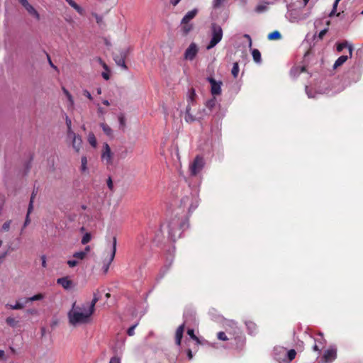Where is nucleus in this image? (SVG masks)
<instances>
[{
	"label": "nucleus",
	"instance_id": "47",
	"mask_svg": "<svg viewBox=\"0 0 363 363\" xmlns=\"http://www.w3.org/2000/svg\"><path fill=\"white\" fill-rule=\"evenodd\" d=\"M266 9H267V6L265 5H258L255 8V11L257 13H262V12L265 11Z\"/></svg>",
	"mask_w": 363,
	"mask_h": 363
},
{
	"label": "nucleus",
	"instance_id": "12",
	"mask_svg": "<svg viewBox=\"0 0 363 363\" xmlns=\"http://www.w3.org/2000/svg\"><path fill=\"white\" fill-rule=\"evenodd\" d=\"M67 138L71 140L73 149L77 152H79L82 145V139L81 136L77 135L75 133H70L69 134L67 135Z\"/></svg>",
	"mask_w": 363,
	"mask_h": 363
},
{
	"label": "nucleus",
	"instance_id": "26",
	"mask_svg": "<svg viewBox=\"0 0 363 363\" xmlns=\"http://www.w3.org/2000/svg\"><path fill=\"white\" fill-rule=\"evenodd\" d=\"M193 29V24L191 23H181V30L184 35L188 34Z\"/></svg>",
	"mask_w": 363,
	"mask_h": 363
},
{
	"label": "nucleus",
	"instance_id": "31",
	"mask_svg": "<svg viewBox=\"0 0 363 363\" xmlns=\"http://www.w3.org/2000/svg\"><path fill=\"white\" fill-rule=\"evenodd\" d=\"M305 71L304 67H293L291 69L290 74L292 77H297L300 73Z\"/></svg>",
	"mask_w": 363,
	"mask_h": 363
},
{
	"label": "nucleus",
	"instance_id": "15",
	"mask_svg": "<svg viewBox=\"0 0 363 363\" xmlns=\"http://www.w3.org/2000/svg\"><path fill=\"white\" fill-rule=\"evenodd\" d=\"M86 257V252H76L73 254L72 258L68 259L67 263L68 266L73 268L77 266Z\"/></svg>",
	"mask_w": 363,
	"mask_h": 363
},
{
	"label": "nucleus",
	"instance_id": "50",
	"mask_svg": "<svg viewBox=\"0 0 363 363\" xmlns=\"http://www.w3.org/2000/svg\"><path fill=\"white\" fill-rule=\"evenodd\" d=\"M97 61L103 67L104 70H106V71L108 70V67L107 65L100 57L97 58Z\"/></svg>",
	"mask_w": 363,
	"mask_h": 363
},
{
	"label": "nucleus",
	"instance_id": "61",
	"mask_svg": "<svg viewBox=\"0 0 363 363\" xmlns=\"http://www.w3.org/2000/svg\"><path fill=\"white\" fill-rule=\"evenodd\" d=\"M107 186H108V187L109 188L110 190L113 189V184L112 180H111V179L110 177L108 178V179L107 181Z\"/></svg>",
	"mask_w": 363,
	"mask_h": 363
},
{
	"label": "nucleus",
	"instance_id": "33",
	"mask_svg": "<svg viewBox=\"0 0 363 363\" xmlns=\"http://www.w3.org/2000/svg\"><path fill=\"white\" fill-rule=\"evenodd\" d=\"M80 170L82 172H86L88 170L87 168V158L86 156H83L81 158V167Z\"/></svg>",
	"mask_w": 363,
	"mask_h": 363
},
{
	"label": "nucleus",
	"instance_id": "32",
	"mask_svg": "<svg viewBox=\"0 0 363 363\" xmlns=\"http://www.w3.org/2000/svg\"><path fill=\"white\" fill-rule=\"evenodd\" d=\"M99 300V298L96 294H94L93 299L89 302H86L85 303L94 312L96 303L98 302Z\"/></svg>",
	"mask_w": 363,
	"mask_h": 363
},
{
	"label": "nucleus",
	"instance_id": "20",
	"mask_svg": "<svg viewBox=\"0 0 363 363\" xmlns=\"http://www.w3.org/2000/svg\"><path fill=\"white\" fill-rule=\"evenodd\" d=\"M184 330V323L182 324L178 327L175 333V342L179 346L181 345L182 338L183 336V333Z\"/></svg>",
	"mask_w": 363,
	"mask_h": 363
},
{
	"label": "nucleus",
	"instance_id": "19",
	"mask_svg": "<svg viewBox=\"0 0 363 363\" xmlns=\"http://www.w3.org/2000/svg\"><path fill=\"white\" fill-rule=\"evenodd\" d=\"M198 9H196L188 11L182 19V23H190V21L196 17Z\"/></svg>",
	"mask_w": 363,
	"mask_h": 363
},
{
	"label": "nucleus",
	"instance_id": "63",
	"mask_svg": "<svg viewBox=\"0 0 363 363\" xmlns=\"http://www.w3.org/2000/svg\"><path fill=\"white\" fill-rule=\"evenodd\" d=\"M327 31H328V30H327V29H323V30H322L319 33V35H318L319 38H323V36L326 34Z\"/></svg>",
	"mask_w": 363,
	"mask_h": 363
},
{
	"label": "nucleus",
	"instance_id": "17",
	"mask_svg": "<svg viewBox=\"0 0 363 363\" xmlns=\"http://www.w3.org/2000/svg\"><path fill=\"white\" fill-rule=\"evenodd\" d=\"M127 52L123 50L120 52L119 55H115L113 56V60L116 62V65L123 67L124 69H127V66L125 62V58L126 57Z\"/></svg>",
	"mask_w": 363,
	"mask_h": 363
},
{
	"label": "nucleus",
	"instance_id": "16",
	"mask_svg": "<svg viewBox=\"0 0 363 363\" xmlns=\"http://www.w3.org/2000/svg\"><path fill=\"white\" fill-rule=\"evenodd\" d=\"M337 357V351L335 348L331 347L325 351L323 358L325 362L331 363Z\"/></svg>",
	"mask_w": 363,
	"mask_h": 363
},
{
	"label": "nucleus",
	"instance_id": "62",
	"mask_svg": "<svg viewBox=\"0 0 363 363\" xmlns=\"http://www.w3.org/2000/svg\"><path fill=\"white\" fill-rule=\"evenodd\" d=\"M41 260H42V266L43 267H46V257L45 255L41 256Z\"/></svg>",
	"mask_w": 363,
	"mask_h": 363
},
{
	"label": "nucleus",
	"instance_id": "55",
	"mask_svg": "<svg viewBox=\"0 0 363 363\" xmlns=\"http://www.w3.org/2000/svg\"><path fill=\"white\" fill-rule=\"evenodd\" d=\"M337 5H338V4H336V2L335 1L333 4V9L330 13V16H332L333 15L335 14V13L336 12V10H337Z\"/></svg>",
	"mask_w": 363,
	"mask_h": 363
},
{
	"label": "nucleus",
	"instance_id": "22",
	"mask_svg": "<svg viewBox=\"0 0 363 363\" xmlns=\"http://www.w3.org/2000/svg\"><path fill=\"white\" fill-rule=\"evenodd\" d=\"M351 57L352 56H350L349 55H343L339 57L333 65V69H335L342 66L349 58Z\"/></svg>",
	"mask_w": 363,
	"mask_h": 363
},
{
	"label": "nucleus",
	"instance_id": "36",
	"mask_svg": "<svg viewBox=\"0 0 363 363\" xmlns=\"http://www.w3.org/2000/svg\"><path fill=\"white\" fill-rule=\"evenodd\" d=\"M296 352L294 349H291L286 352V360L287 363H289L292 361L296 357Z\"/></svg>",
	"mask_w": 363,
	"mask_h": 363
},
{
	"label": "nucleus",
	"instance_id": "43",
	"mask_svg": "<svg viewBox=\"0 0 363 363\" xmlns=\"http://www.w3.org/2000/svg\"><path fill=\"white\" fill-rule=\"evenodd\" d=\"M65 121H66V125H67V135L69 134L70 133H74L72 130V121H71V119L67 116H66Z\"/></svg>",
	"mask_w": 363,
	"mask_h": 363
},
{
	"label": "nucleus",
	"instance_id": "1",
	"mask_svg": "<svg viewBox=\"0 0 363 363\" xmlns=\"http://www.w3.org/2000/svg\"><path fill=\"white\" fill-rule=\"evenodd\" d=\"M94 313L85 303H74L67 313L69 323L73 326L89 324L91 322Z\"/></svg>",
	"mask_w": 363,
	"mask_h": 363
},
{
	"label": "nucleus",
	"instance_id": "27",
	"mask_svg": "<svg viewBox=\"0 0 363 363\" xmlns=\"http://www.w3.org/2000/svg\"><path fill=\"white\" fill-rule=\"evenodd\" d=\"M252 55L253 57L254 61L259 64L262 62V57H261V53L257 49H253L252 50Z\"/></svg>",
	"mask_w": 363,
	"mask_h": 363
},
{
	"label": "nucleus",
	"instance_id": "5",
	"mask_svg": "<svg viewBox=\"0 0 363 363\" xmlns=\"http://www.w3.org/2000/svg\"><path fill=\"white\" fill-rule=\"evenodd\" d=\"M195 97H196V92L194 89H191L188 91L187 93V106L186 108V113L184 119L187 123H192L194 121H196L197 118H199L201 117V115L199 114L197 116H193L192 113V106L195 104Z\"/></svg>",
	"mask_w": 363,
	"mask_h": 363
},
{
	"label": "nucleus",
	"instance_id": "41",
	"mask_svg": "<svg viewBox=\"0 0 363 363\" xmlns=\"http://www.w3.org/2000/svg\"><path fill=\"white\" fill-rule=\"evenodd\" d=\"M279 38H281V34L277 30H275L268 35L269 40H277Z\"/></svg>",
	"mask_w": 363,
	"mask_h": 363
},
{
	"label": "nucleus",
	"instance_id": "46",
	"mask_svg": "<svg viewBox=\"0 0 363 363\" xmlns=\"http://www.w3.org/2000/svg\"><path fill=\"white\" fill-rule=\"evenodd\" d=\"M90 240H91V235H90V234L89 233H86L82 237V243L83 245H85V244L88 243Z\"/></svg>",
	"mask_w": 363,
	"mask_h": 363
},
{
	"label": "nucleus",
	"instance_id": "9",
	"mask_svg": "<svg viewBox=\"0 0 363 363\" xmlns=\"http://www.w3.org/2000/svg\"><path fill=\"white\" fill-rule=\"evenodd\" d=\"M205 166V160L203 157L197 155L189 164V169L191 176H196L201 173Z\"/></svg>",
	"mask_w": 363,
	"mask_h": 363
},
{
	"label": "nucleus",
	"instance_id": "54",
	"mask_svg": "<svg viewBox=\"0 0 363 363\" xmlns=\"http://www.w3.org/2000/svg\"><path fill=\"white\" fill-rule=\"evenodd\" d=\"M10 224H11V221L6 222L5 223H4V225L2 226V229L5 231L9 230V229L10 228Z\"/></svg>",
	"mask_w": 363,
	"mask_h": 363
},
{
	"label": "nucleus",
	"instance_id": "10",
	"mask_svg": "<svg viewBox=\"0 0 363 363\" xmlns=\"http://www.w3.org/2000/svg\"><path fill=\"white\" fill-rule=\"evenodd\" d=\"M273 358L278 363H287L286 350L281 346H275L272 352Z\"/></svg>",
	"mask_w": 363,
	"mask_h": 363
},
{
	"label": "nucleus",
	"instance_id": "21",
	"mask_svg": "<svg viewBox=\"0 0 363 363\" xmlns=\"http://www.w3.org/2000/svg\"><path fill=\"white\" fill-rule=\"evenodd\" d=\"M344 48H347L348 49V55L350 56H352L353 48L351 44L348 43L347 42H343V43H339L337 46V50L338 52H342Z\"/></svg>",
	"mask_w": 363,
	"mask_h": 363
},
{
	"label": "nucleus",
	"instance_id": "38",
	"mask_svg": "<svg viewBox=\"0 0 363 363\" xmlns=\"http://www.w3.org/2000/svg\"><path fill=\"white\" fill-rule=\"evenodd\" d=\"M88 141L89 144L93 147H95L96 146L97 142L96 139L95 138V135L94 133H90L88 135Z\"/></svg>",
	"mask_w": 363,
	"mask_h": 363
},
{
	"label": "nucleus",
	"instance_id": "49",
	"mask_svg": "<svg viewBox=\"0 0 363 363\" xmlns=\"http://www.w3.org/2000/svg\"><path fill=\"white\" fill-rule=\"evenodd\" d=\"M136 326H137V324H135L128 328L127 333L129 336H132L134 335V333H135L134 331H135V328Z\"/></svg>",
	"mask_w": 363,
	"mask_h": 363
},
{
	"label": "nucleus",
	"instance_id": "40",
	"mask_svg": "<svg viewBox=\"0 0 363 363\" xmlns=\"http://www.w3.org/2000/svg\"><path fill=\"white\" fill-rule=\"evenodd\" d=\"M239 65H238V62H235L233 63V68H232V70H231V73L233 76L234 78H237L238 76V73H239Z\"/></svg>",
	"mask_w": 363,
	"mask_h": 363
},
{
	"label": "nucleus",
	"instance_id": "3",
	"mask_svg": "<svg viewBox=\"0 0 363 363\" xmlns=\"http://www.w3.org/2000/svg\"><path fill=\"white\" fill-rule=\"evenodd\" d=\"M189 226L188 220L186 218L179 217H174L169 221L166 225L168 231L169 238L174 242L177 239L179 238L183 233Z\"/></svg>",
	"mask_w": 363,
	"mask_h": 363
},
{
	"label": "nucleus",
	"instance_id": "60",
	"mask_svg": "<svg viewBox=\"0 0 363 363\" xmlns=\"http://www.w3.org/2000/svg\"><path fill=\"white\" fill-rule=\"evenodd\" d=\"M74 9L81 15H83L84 14V9L79 6L78 4L77 6V7L74 8Z\"/></svg>",
	"mask_w": 363,
	"mask_h": 363
},
{
	"label": "nucleus",
	"instance_id": "57",
	"mask_svg": "<svg viewBox=\"0 0 363 363\" xmlns=\"http://www.w3.org/2000/svg\"><path fill=\"white\" fill-rule=\"evenodd\" d=\"M83 94L87 97L89 100H92V96H91V94H90V92L87 90H84L83 91Z\"/></svg>",
	"mask_w": 363,
	"mask_h": 363
},
{
	"label": "nucleus",
	"instance_id": "64",
	"mask_svg": "<svg viewBox=\"0 0 363 363\" xmlns=\"http://www.w3.org/2000/svg\"><path fill=\"white\" fill-rule=\"evenodd\" d=\"M244 37H245V38H247V39H248V41H249V48H251V47H252V39H251L250 36L248 34H245V35H244Z\"/></svg>",
	"mask_w": 363,
	"mask_h": 363
},
{
	"label": "nucleus",
	"instance_id": "44",
	"mask_svg": "<svg viewBox=\"0 0 363 363\" xmlns=\"http://www.w3.org/2000/svg\"><path fill=\"white\" fill-rule=\"evenodd\" d=\"M225 1L226 0H213L212 2L213 7L214 9H218L220 7Z\"/></svg>",
	"mask_w": 363,
	"mask_h": 363
},
{
	"label": "nucleus",
	"instance_id": "37",
	"mask_svg": "<svg viewBox=\"0 0 363 363\" xmlns=\"http://www.w3.org/2000/svg\"><path fill=\"white\" fill-rule=\"evenodd\" d=\"M192 113H193V116H195V117L197 116L199 114L201 115V117L199 118H197L196 121H199V120L203 118L204 116L208 114V113L206 111L205 108H199L196 113H194V111H192Z\"/></svg>",
	"mask_w": 363,
	"mask_h": 363
},
{
	"label": "nucleus",
	"instance_id": "45",
	"mask_svg": "<svg viewBox=\"0 0 363 363\" xmlns=\"http://www.w3.org/2000/svg\"><path fill=\"white\" fill-rule=\"evenodd\" d=\"M118 118L120 127L123 128L125 125V116L123 114H120Z\"/></svg>",
	"mask_w": 363,
	"mask_h": 363
},
{
	"label": "nucleus",
	"instance_id": "52",
	"mask_svg": "<svg viewBox=\"0 0 363 363\" xmlns=\"http://www.w3.org/2000/svg\"><path fill=\"white\" fill-rule=\"evenodd\" d=\"M109 363H121V359L118 357H113L111 358Z\"/></svg>",
	"mask_w": 363,
	"mask_h": 363
},
{
	"label": "nucleus",
	"instance_id": "53",
	"mask_svg": "<svg viewBox=\"0 0 363 363\" xmlns=\"http://www.w3.org/2000/svg\"><path fill=\"white\" fill-rule=\"evenodd\" d=\"M169 269V267H167V266H164V267H163L160 272V276L159 277V279H162L164 274L167 272V270Z\"/></svg>",
	"mask_w": 363,
	"mask_h": 363
},
{
	"label": "nucleus",
	"instance_id": "58",
	"mask_svg": "<svg viewBox=\"0 0 363 363\" xmlns=\"http://www.w3.org/2000/svg\"><path fill=\"white\" fill-rule=\"evenodd\" d=\"M108 72H109V69L108 71H106L105 72H103L101 75L103 77V78L106 80H108L109 79V74H108Z\"/></svg>",
	"mask_w": 363,
	"mask_h": 363
},
{
	"label": "nucleus",
	"instance_id": "25",
	"mask_svg": "<svg viewBox=\"0 0 363 363\" xmlns=\"http://www.w3.org/2000/svg\"><path fill=\"white\" fill-rule=\"evenodd\" d=\"M100 126L101 128H102L104 133L108 137L110 138H113V130L111 128V127H109L107 124L104 123H101L100 124Z\"/></svg>",
	"mask_w": 363,
	"mask_h": 363
},
{
	"label": "nucleus",
	"instance_id": "39",
	"mask_svg": "<svg viewBox=\"0 0 363 363\" xmlns=\"http://www.w3.org/2000/svg\"><path fill=\"white\" fill-rule=\"evenodd\" d=\"M6 323H7V325H9V326L12 327V328H14L18 324V320H16L13 317H8L6 318Z\"/></svg>",
	"mask_w": 363,
	"mask_h": 363
},
{
	"label": "nucleus",
	"instance_id": "14",
	"mask_svg": "<svg viewBox=\"0 0 363 363\" xmlns=\"http://www.w3.org/2000/svg\"><path fill=\"white\" fill-rule=\"evenodd\" d=\"M101 160L106 165H111L113 164V154L109 145L107 143L104 144L103 151L101 153Z\"/></svg>",
	"mask_w": 363,
	"mask_h": 363
},
{
	"label": "nucleus",
	"instance_id": "34",
	"mask_svg": "<svg viewBox=\"0 0 363 363\" xmlns=\"http://www.w3.org/2000/svg\"><path fill=\"white\" fill-rule=\"evenodd\" d=\"M216 104V99L215 96L208 100L206 103V107L211 111Z\"/></svg>",
	"mask_w": 363,
	"mask_h": 363
},
{
	"label": "nucleus",
	"instance_id": "13",
	"mask_svg": "<svg viewBox=\"0 0 363 363\" xmlns=\"http://www.w3.org/2000/svg\"><path fill=\"white\" fill-rule=\"evenodd\" d=\"M207 81L211 84V93L213 96H218L221 94V86L223 84L221 81H216L214 78L209 77Z\"/></svg>",
	"mask_w": 363,
	"mask_h": 363
},
{
	"label": "nucleus",
	"instance_id": "23",
	"mask_svg": "<svg viewBox=\"0 0 363 363\" xmlns=\"http://www.w3.org/2000/svg\"><path fill=\"white\" fill-rule=\"evenodd\" d=\"M26 303V300L24 301V302H21L19 300L17 301L16 303L13 305L9 303L6 304V307L12 310H20L24 308Z\"/></svg>",
	"mask_w": 363,
	"mask_h": 363
},
{
	"label": "nucleus",
	"instance_id": "18",
	"mask_svg": "<svg viewBox=\"0 0 363 363\" xmlns=\"http://www.w3.org/2000/svg\"><path fill=\"white\" fill-rule=\"evenodd\" d=\"M57 283L66 290H69L73 286L72 281L68 277L59 278L57 280Z\"/></svg>",
	"mask_w": 363,
	"mask_h": 363
},
{
	"label": "nucleus",
	"instance_id": "59",
	"mask_svg": "<svg viewBox=\"0 0 363 363\" xmlns=\"http://www.w3.org/2000/svg\"><path fill=\"white\" fill-rule=\"evenodd\" d=\"M70 6H72L73 9L77 7V4H76L73 0H65Z\"/></svg>",
	"mask_w": 363,
	"mask_h": 363
},
{
	"label": "nucleus",
	"instance_id": "51",
	"mask_svg": "<svg viewBox=\"0 0 363 363\" xmlns=\"http://www.w3.org/2000/svg\"><path fill=\"white\" fill-rule=\"evenodd\" d=\"M306 94L308 95V98H315V97H316V94L315 95H312L311 90L309 89L308 86H306Z\"/></svg>",
	"mask_w": 363,
	"mask_h": 363
},
{
	"label": "nucleus",
	"instance_id": "2",
	"mask_svg": "<svg viewBox=\"0 0 363 363\" xmlns=\"http://www.w3.org/2000/svg\"><path fill=\"white\" fill-rule=\"evenodd\" d=\"M309 0H298L287 6L286 18L291 23H299L306 20L308 16V13H305L303 9Z\"/></svg>",
	"mask_w": 363,
	"mask_h": 363
},
{
	"label": "nucleus",
	"instance_id": "28",
	"mask_svg": "<svg viewBox=\"0 0 363 363\" xmlns=\"http://www.w3.org/2000/svg\"><path fill=\"white\" fill-rule=\"evenodd\" d=\"M246 327L248 330V332L250 335H252L257 330V325L252 321H246L245 322Z\"/></svg>",
	"mask_w": 363,
	"mask_h": 363
},
{
	"label": "nucleus",
	"instance_id": "30",
	"mask_svg": "<svg viewBox=\"0 0 363 363\" xmlns=\"http://www.w3.org/2000/svg\"><path fill=\"white\" fill-rule=\"evenodd\" d=\"M25 9L27 10V11L34 17H35L36 19L40 18V15L38 13V11L34 9L33 6H31L30 4L25 7Z\"/></svg>",
	"mask_w": 363,
	"mask_h": 363
},
{
	"label": "nucleus",
	"instance_id": "7",
	"mask_svg": "<svg viewBox=\"0 0 363 363\" xmlns=\"http://www.w3.org/2000/svg\"><path fill=\"white\" fill-rule=\"evenodd\" d=\"M199 196L196 191L185 196L181 200V205L184 208H187L189 213L195 210L199 206Z\"/></svg>",
	"mask_w": 363,
	"mask_h": 363
},
{
	"label": "nucleus",
	"instance_id": "29",
	"mask_svg": "<svg viewBox=\"0 0 363 363\" xmlns=\"http://www.w3.org/2000/svg\"><path fill=\"white\" fill-rule=\"evenodd\" d=\"M146 237L145 234L140 233L136 237V244L138 247H143L146 242Z\"/></svg>",
	"mask_w": 363,
	"mask_h": 363
},
{
	"label": "nucleus",
	"instance_id": "11",
	"mask_svg": "<svg viewBox=\"0 0 363 363\" xmlns=\"http://www.w3.org/2000/svg\"><path fill=\"white\" fill-rule=\"evenodd\" d=\"M199 52V47L195 43H191L186 49L184 53V58L186 60L192 61Z\"/></svg>",
	"mask_w": 363,
	"mask_h": 363
},
{
	"label": "nucleus",
	"instance_id": "48",
	"mask_svg": "<svg viewBox=\"0 0 363 363\" xmlns=\"http://www.w3.org/2000/svg\"><path fill=\"white\" fill-rule=\"evenodd\" d=\"M67 100L69 104L68 107H69V108L72 109L74 108V99L71 94L67 96Z\"/></svg>",
	"mask_w": 363,
	"mask_h": 363
},
{
	"label": "nucleus",
	"instance_id": "8",
	"mask_svg": "<svg viewBox=\"0 0 363 363\" xmlns=\"http://www.w3.org/2000/svg\"><path fill=\"white\" fill-rule=\"evenodd\" d=\"M211 35L209 44L206 47L207 50L212 49L222 40L223 30L219 25L216 23L211 25Z\"/></svg>",
	"mask_w": 363,
	"mask_h": 363
},
{
	"label": "nucleus",
	"instance_id": "35",
	"mask_svg": "<svg viewBox=\"0 0 363 363\" xmlns=\"http://www.w3.org/2000/svg\"><path fill=\"white\" fill-rule=\"evenodd\" d=\"M45 296L43 294H38L36 295H34L26 299V303H27L28 301H40L43 299Z\"/></svg>",
	"mask_w": 363,
	"mask_h": 363
},
{
	"label": "nucleus",
	"instance_id": "6",
	"mask_svg": "<svg viewBox=\"0 0 363 363\" xmlns=\"http://www.w3.org/2000/svg\"><path fill=\"white\" fill-rule=\"evenodd\" d=\"M116 244H117L116 238L113 237L112 243L109 244L107 246L106 249L105 250V254L106 255L103 261V267H102L103 271L105 274L108 272L109 267H110L111 262L114 259V257L116 255Z\"/></svg>",
	"mask_w": 363,
	"mask_h": 363
},
{
	"label": "nucleus",
	"instance_id": "56",
	"mask_svg": "<svg viewBox=\"0 0 363 363\" xmlns=\"http://www.w3.org/2000/svg\"><path fill=\"white\" fill-rule=\"evenodd\" d=\"M315 342H318L319 344H320L321 345H323L325 343V340H324V338L323 337V335L322 334H320V339L318 340H315Z\"/></svg>",
	"mask_w": 363,
	"mask_h": 363
},
{
	"label": "nucleus",
	"instance_id": "42",
	"mask_svg": "<svg viewBox=\"0 0 363 363\" xmlns=\"http://www.w3.org/2000/svg\"><path fill=\"white\" fill-rule=\"evenodd\" d=\"M187 334L190 336L191 339L195 340L198 344L201 343L199 337L195 335L194 330L193 329H188Z\"/></svg>",
	"mask_w": 363,
	"mask_h": 363
},
{
	"label": "nucleus",
	"instance_id": "24",
	"mask_svg": "<svg viewBox=\"0 0 363 363\" xmlns=\"http://www.w3.org/2000/svg\"><path fill=\"white\" fill-rule=\"evenodd\" d=\"M34 196H35L34 193H33L30 200V203H29V206H28V213L26 216L24 225H27L30 223L29 214L31 213V211H33V208Z\"/></svg>",
	"mask_w": 363,
	"mask_h": 363
},
{
	"label": "nucleus",
	"instance_id": "4",
	"mask_svg": "<svg viewBox=\"0 0 363 363\" xmlns=\"http://www.w3.org/2000/svg\"><path fill=\"white\" fill-rule=\"evenodd\" d=\"M227 326L229 328H226V330L232 337H228L225 332H219L217 334L218 339L222 341H226L231 338H234L237 345H242L245 342V337L240 329L237 327L236 323L233 320H229L227 323Z\"/></svg>",
	"mask_w": 363,
	"mask_h": 363
}]
</instances>
